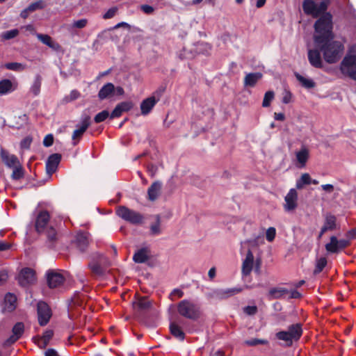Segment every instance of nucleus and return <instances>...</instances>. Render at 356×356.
Listing matches in <instances>:
<instances>
[{
    "mask_svg": "<svg viewBox=\"0 0 356 356\" xmlns=\"http://www.w3.org/2000/svg\"><path fill=\"white\" fill-rule=\"evenodd\" d=\"M288 332L293 340H298L302 335V325L300 323L293 324L289 326Z\"/></svg>",
    "mask_w": 356,
    "mask_h": 356,
    "instance_id": "obj_29",
    "label": "nucleus"
},
{
    "mask_svg": "<svg viewBox=\"0 0 356 356\" xmlns=\"http://www.w3.org/2000/svg\"><path fill=\"white\" fill-rule=\"evenodd\" d=\"M50 219L49 213L46 211H40L36 216L35 229L38 232H42L45 230Z\"/></svg>",
    "mask_w": 356,
    "mask_h": 356,
    "instance_id": "obj_9",
    "label": "nucleus"
},
{
    "mask_svg": "<svg viewBox=\"0 0 356 356\" xmlns=\"http://www.w3.org/2000/svg\"><path fill=\"white\" fill-rule=\"evenodd\" d=\"M302 8L307 15H312L313 17H317L327 10V3L322 1L318 4L312 0H305Z\"/></svg>",
    "mask_w": 356,
    "mask_h": 356,
    "instance_id": "obj_4",
    "label": "nucleus"
},
{
    "mask_svg": "<svg viewBox=\"0 0 356 356\" xmlns=\"http://www.w3.org/2000/svg\"><path fill=\"white\" fill-rule=\"evenodd\" d=\"M241 291V289L233 288L228 289H221L216 291V296L220 298H226L237 294Z\"/></svg>",
    "mask_w": 356,
    "mask_h": 356,
    "instance_id": "obj_26",
    "label": "nucleus"
},
{
    "mask_svg": "<svg viewBox=\"0 0 356 356\" xmlns=\"http://www.w3.org/2000/svg\"><path fill=\"white\" fill-rule=\"evenodd\" d=\"M41 82H42L41 76L39 75H37L34 80V82L30 89L31 92L35 96L38 95L40 92Z\"/></svg>",
    "mask_w": 356,
    "mask_h": 356,
    "instance_id": "obj_38",
    "label": "nucleus"
},
{
    "mask_svg": "<svg viewBox=\"0 0 356 356\" xmlns=\"http://www.w3.org/2000/svg\"><path fill=\"white\" fill-rule=\"evenodd\" d=\"M60 159L61 156L58 154H54L49 156L46 163V170L47 174L51 175L56 172Z\"/></svg>",
    "mask_w": 356,
    "mask_h": 356,
    "instance_id": "obj_15",
    "label": "nucleus"
},
{
    "mask_svg": "<svg viewBox=\"0 0 356 356\" xmlns=\"http://www.w3.org/2000/svg\"><path fill=\"white\" fill-rule=\"evenodd\" d=\"M90 124V118L89 116H86L84 118H83L81 121V125L79 127L78 129L74 131L72 134V140H79L80 138L82 137L83 134L85 133L86 129L88 128V127ZM77 142L74 141V145H76Z\"/></svg>",
    "mask_w": 356,
    "mask_h": 356,
    "instance_id": "obj_13",
    "label": "nucleus"
},
{
    "mask_svg": "<svg viewBox=\"0 0 356 356\" xmlns=\"http://www.w3.org/2000/svg\"><path fill=\"white\" fill-rule=\"evenodd\" d=\"M275 94L273 91H268L265 93L264 97L262 102L264 107H268L270 105V102L274 99Z\"/></svg>",
    "mask_w": 356,
    "mask_h": 356,
    "instance_id": "obj_42",
    "label": "nucleus"
},
{
    "mask_svg": "<svg viewBox=\"0 0 356 356\" xmlns=\"http://www.w3.org/2000/svg\"><path fill=\"white\" fill-rule=\"evenodd\" d=\"M158 101L159 99H156L154 96L144 99L140 104L141 113L143 115H147L152 111Z\"/></svg>",
    "mask_w": 356,
    "mask_h": 356,
    "instance_id": "obj_18",
    "label": "nucleus"
},
{
    "mask_svg": "<svg viewBox=\"0 0 356 356\" xmlns=\"http://www.w3.org/2000/svg\"><path fill=\"white\" fill-rule=\"evenodd\" d=\"M24 325L22 323H17L12 330V335L5 341L6 346H10L17 341L23 334Z\"/></svg>",
    "mask_w": 356,
    "mask_h": 356,
    "instance_id": "obj_12",
    "label": "nucleus"
},
{
    "mask_svg": "<svg viewBox=\"0 0 356 356\" xmlns=\"http://www.w3.org/2000/svg\"><path fill=\"white\" fill-rule=\"evenodd\" d=\"M47 283L50 288H56L62 285L65 278L63 275L55 271H49L47 274Z\"/></svg>",
    "mask_w": 356,
    "mask_h": 356,
    "instance_id": "obj_10",
    "label": "nucleus"
},
{
    "mask_svg": "<svg viewBox=\"0 0 356 356\" xmlns=\"http://www.w3.org/2000/svg\"><path fill=\"white\" fill-rule=\"evenodd\" d=\"M13 168H14V169H13V174H12L13 179H21L24 175V172H23V170L22 168V167L19 166V164H17V165H15Z\"/></svg>",
    "mask_w": 356,
    "mask_h": 356,
    "instance_id": "obj_44",
    "label": "nucleus"
},
{
    "mask_svg": "<svg viewBox=\"0 0 356 356\" xmlns=\"http://www.w3.org/2000/svg\"><path fill=\"white\" fill-rule=\"evenodd\" d=\"M15 90L12 81L9 79H3L0 81V95H6Z\"/></svg>",
    "mask_w": 356,
    "mask_h": 356,
    "instance_id": "obj_28",
    "label": "nucleus"
},
{
    "mask_svg": "<svg viewBox=\"0 0 356 356\" xmlns=\"http://www.w3.org/2000/svg\"><path fill=\"white\" fill-rule=\"evenodd\" d=\"M80 96V92L76 90H73L71 91L69 95L65 97L64 101L66 103H68L70 102L74 101L76 99H78Z\"/></svg>",
    "mask_w": 356,
    "mask_h": 356,
    "instance_id": "obj_46",
    "label": "nucleus"
},
{
    "mask_svg": "<svg viewBox=\"0 0 356 356\" xmlns=\"http://www.w3.org/2000/svg\"><path fill=\"white\" fill-rule=\"evenodd\" d=\"M244 312L248 315H254L257 312V308L256 306H247L244 308Z\"/></svg>",
    "mask_w": 356,
    "mask_h": 356,
    "instance_id": "obj_59",
    "label": "nucleus"
},
{
    "mask_svg": "<svg viewBox=\"0 0 356 356\" xmlns=\"http://www.w3.org/2000/svg\"><path fill=\"white\" fill-rule=\"evenodd\" d=\"M314 42L323 53L324 60L328 63H334L341 57L343 46L341 42L333 40L332 16L329 13L323 15L315 23Z\"/></svg>",
    "mask_w": 356,
    "mask_h": 356,
    "instance_id": "obj_1",
    "label": "nucleus"
},
{
    "mask_svg": "<svg viewBox=\"0 0 356 356\" xmlns=\"http://www.w3.org/2000/svg\"><path fill=\"white\" fill-rule=\"evenodd\" d=\"M312 184V178L309 173H303L300 179L296 181V188L302 189L305 185H309Z\"/></svg>",
    "mask_w": 356,
    "mask_h": 356,
    "instance_id": "obj_31",
    "label": "nucleus"
},
{
    "mask_svg": "<svg viewBox=\"0 0 356 356\" xmlns=\"http://www.w3.org/2000/svg\"><path fill=\"white\" fill-rule=\"evenodd\" d=\"M140 10L144 12L145 14H152L154 11V8L149 5H142L140 6Z\"/></svg>",
    "mask_w": 356,
    "mask_h": 356,
    "instance_id": "obj_60",
    "label": "nucleus"
},
{
    "mask_svg": "<svg viewBox=\"0 0 356 356\" xmlns=\"http://www.w3.org/2000/svg\"><path fill=\"white\" fill-rule=\"evenodd\" d=\"M53 334H54L51 330H47L46 332H44L43 335L41 337L43 338V340H44L45 341L49 342L50 339L53 337Z\"/></svg>",
    "mask_w": 356,
    "mask_h": 356,
    "instance_id": "obj_63",
    "label": "nucleus"
},
{
    "mask_svg": "<svg viewBox=\"0 0 356 356\" xmlns=\"http://www.w3.org/2000/svg\"><path fill=\"white\" fill-rule=\"evenodd\" d=\"M134 308L139 311L145 310L150 306L149 301L146 298H142L134 302Z\"/></svg>",
    "mask_w": 356,
    "mask_h": 356,
    "instance_id": "obj_34",
    "label": "nucleus"
},
{
    "mask_svg": "<svg viewBox=\"0 0 356 356\" xmlns=\"http://www.w3.org/2000/svg\"><path fill=\"white\" fill-rule=\"evenodd\" d=\"M150 234L154 236L159 235L162 232L161 227V220L159 216H156V220L154 223H152L149 227Z\"/></svg>",
    "mask_w": 356,
    "mask_h": 356,
    "instance_id": "obj_36",
    "label": "nucleus"
},
{
    "mask_svg": "<svg viewBox=\"0 0 356 356\" xmlns=\"http://www.w3.org/2000/svg\"><path fill=\"white\" fill-rule=\"evenodd\" d=\"M179 314L186 318L196 320L200 317L201 310L200 306L190 300H183L177 305Z\"/></svg>",
    "mask_w": 356,
    "mask_h": 356,
    "instance_id": "obj_2",
    "label": "nucleus"
},
{
    "mask_svg": "<svg viewBox=\"0 0 356 356\" xmlns=\"http://www.w3.org/2000/svg\"><path fill=\"white\" fill-rule=\"evenodd\" d=\"M19 283L23 286L33 284L35 281V272L29 268H23L19 275Z\"/></svg>",
    "mask_w": 356,
    "mask_h": 356,
    "instance_id": "obj_8",
    "label": "nucleus"
},
{
    "mask_svg": "<svg viewBox=\"0 0 356 356\" xmlns=\"http://www.w3.org/2000/svg\"><path fill=\"white\" fill-rule=\"evenodd\" d=\"M308 60L314 67L321 68L323 66L320 52L318 49H309L308 51Z\"/></svg>",
    "mask_w": 356,
    "mask_h": 356,
    "instance_id": "obj_17",
    "label": "nucleus"
},
{
    "mask_svg": "<svg viewBox=\"0 0 356 356\" xmlns=\"http://www.w3.org/2000/svg\"><path fill=\"white\" fill-rule=\"evenodd\" d=\"M115 92V86L111 83L105 84L99 91L98 97L104 99L111 96Z\"/></svg>",
    "mask_w": 356,
    "mask_h": 356,
    "instance_id": "obj_21",
    "label": "nucleus"
},
{
    "mask_svg": "<svg viewBox=\"0 0 356 356\" xmlns=\"http://www.w3.org/2000/svg\"><path fill=\"white\" fill-rule=\"evenodd\" d=\"M54 143V137L51 134L47 135L43 140V145L45 147H50Z\"/></svg>",
    "mask_w": 356,
    "mask_h": 356,
    "instance_id": "obj_56",
    "label": "nucleus"
},
{
    "mask_svg": "<svg viewBox=\"0 0 356 356\" xmlns=\"http://www.w3.org/2000/svg\"><path fill=\"white\" fill-rule=\"evenodd\" d=\"M36 36L40 42L54 50H58L60 47V44L54 42L48 35L37 33Z\"/></svg>",
    "mask_w": 356,
    "mask_h": 356,
    "instance_id": "obj_20",
    "label": "nucleus"
},
{
    "mask_svg": "<svg viewBox=\"0 0 356 356\" xmlns=\"http://www.w3.org/2000/svg\"><path fill=\"white\" fill-rule=\"evenodd\" d=\"M183 296H184V292L181 290H180V289H174L171 292V293L170 295V298L172 300H174L175 297H177L178 298H180L183 297Z\"/></svg>",
    "mask_w": 356,
    "mask_h": 356,
    "instance_id": "obj_58",
    "label": "nucleus"
},
{
    "mask_svg": "<svg viewBox=\"0 0 356 356\" xmlns=\"http://www.w3.org/2000/svg\"><path fill=\"white\" fill-rule=\"evenodd\" d=\"M295 156L296 165L299 168H303L305 167L309 158V151L307 147H302L295 152Z\"/></svg>",
    "mask_w": 356,
    "mask_h": 356,
    "instance_id": "obj_11",
    "label": "nucleus"
},
{
    "mask_svg": "<svg viewBox=\"0 0 356 356\" xmlns=\"http://www.w3.org/2000/svg\"><path fill=\"white\" fill-rule=\"evenodd\" d=\"M108 116L109 113L107 111H103L95 115L94 120L96 123H99L104 121Z\"/></svg>",
    "mask_w": 356,
    "mask_h": 356,
    "instance_id": "obj_47",
    "label": "nucleus"
},
{
    "mask_svg": "<svg viewBox=\"0 0 356 356\" xmlns=\"http://www.w3.org/2000/svg\"><path fill=\"white\" fill-rule=\"evenodd\" d=\"M122 113H123L122 110L121 109V108L118 104L115 106V108H114V110L112 111L110 117H111V118H118V117L121 116Z\"/></svg>",
    "mask_w": 356,
    "mask_h": 356,
    "instance_id": "obj_55",
    "label": "nucleus"
},
{
    "mask_svg": "<svg viewBox=\"0 0 356 356\" xmlns=\"http://www.w3.org/2000/svg\"><path fill=\"white\" fill-rule=\"evenodd\" d=\"M38 316L40 325H45L49 322L51 313L47 303L44 302L38 303Z\"/></svg>",
    "mask_w": 356,
    "mask_h": 356,
    "instance_id": "obj_7",
    "label": "nucleus"
},
{
    "mask_svg": "<svg viewBox=\"0 0 356 356\" xmlns=\"http://www.w3.org/2000/svg\"><path fill=\"white\" fill-rule=\"evenodd\" d=\"M170 330L171 334L176 338L179 339V340H184L185 334L184 332L182 331L180 326H179L175 323H172L170 325Z\"/></svg>",
    "mask_w": 356,
    "mask_h": 356,
    "instance_id": "obj_32",
    "label": "nucleus"
},
{
    "mask_svg": "<svg viewBox=\"0 0 356 356\" xmlns=\"http://www.w3.org/2000/svg\"><path fill=\"white\" fill-rule=\"evenodd\" d=\"M254 265V256L250 250L247 252L246 257L242 264V275L248 276L250 274Z\"/></svg>",
    "mask_w": 356,
    "mask_h": 356,
    "instance_id": "obj_14",
    "label": "nucleus"
},
{
    "mask_svg": "<svg viewBox=\"0 0 356 356\" xmlns=\"http://www.w3.org/2000/svg\"><path fill=\"white\" fill-rule=\"evenodd\" d=\"M32 142V139L30 137H26L24 138L20 143V146L22 149L29 148Z\"/></svg>",
    "mask_w": 356,
    "mask_h": 356,
    "instance_id": "obj_57",
    "label": "nucleus"
},
{
    "mask_svg": "<svg viewBox=\"0 0 356 356\" xmlns=\"http://www.w3.org/2000/svg\"><path fill=\"white\" fill-rule=\"evenodd\" d=\"M288 293L289 291L284 288H275L270 291V295L274 298H285Z\"/></svg>",
    "mask_w": 356,
    "mask_h": 356,
    "instance_id": "obj_35",
    "label": "nucleus"
},
{
    "mask_svg": "<svg viewBox=\"0 0 356 356\" xmlns=\"http://www.w3.org/2000/svg\"><path fill=\"white\" fill-rule=\"evenodd\" d=\"M325 249L327 252L331 253H336L339 252V248L338 244L337 243L336 236L330 237V242L325 245Z\"/></svg>",
    "mask_w": 356,
    "mask_h": 356,
    "instance_id": "obj_37",
    "label": "nucleus"
},
{
    "mask_svg": "<svg viewBox=\"0 0 356 356\" xmlns=\"http://www.w3.org/2000/svg\"><path fill=\"white\" fill-rule=\"evenodd\" d=\"M5 67L13 71H22L25 68L24 65L19 63H8L5 64Z\"/></svg>",
    "mask_w": 356,
    "mask_h": 356,
    "instance_id": "obj_43",
    "label": "nucleus"
},
{
    "mask_svg": "<svg viewBox=\"0 0 356 356\" xmlns=\"http://www.w3.org/2000/svg\"><path fill=\"white\" fill-rule=\"evenodd\" d=\"M19 33V31L17 29H13L8 31L4 32L2 34V36L6 40H9L11 38H15Z\"/></svg>",
    "mask_w": 356,
    "mask_h": 356,
    "instance_id": "obj_50",
    "label": "nucleus"
},
{
    "mask_svg": "<svg viewBox=\"0 0 356 356\" xmlns=\"http://www.w3.org/2000/svg\"><path fill=\"white\" fill-rule=\"evenodd\" d=\"M336 227V217L332 214H327L325 218V222L323 226V232L333 230Z\"/></svg>",
    "mask_w": 356,
    "mask_h": 356,
    "instance_id": "obj_25",
    "label": "nucleus"
},
{
    "mask_svg": "<svg viewBox=\"0 0 356 356\" xmlns=\"http://www.w3.org/2000/svg\"><path fill=\"white\" fill-rule=\"evenodd\" d=\"M341 71L353 79L356 74V56H346L341 62Z\"/></svg>",
    "mask_w": 356,
    "mask_h": 356,
    "instance_id": "obj_5",
    "label": "nucleus"
},
{
    "mask_svg": "<svg viewBox=\"0 0 356 356\" xmlns=\"http://www.w3.org/2000/svg\"><path fill=\"white\" fill-rule=\"evenodd\" d=\"M244 343L249 346H256L258 345H266L268 341L266 339H252L244 341Z\"/></svg>",
    "mask_w": 356,
    "mask_h": 356,
    "instance_id": "obj_41",
    "label": "nucleus"
},
{
    "mask_svg": "<svg viewBox=\"0 0 356 356\" xmlns=\"http://www.w3.org/2000/svg\"><path fill=\"white\" fill-rule=\"evenodd\" d=\"M17 301L16 296L12 293H8L4 298L3 309L9 312L15 309V303Z\"/></svg>",
    "mask_w": 356,
    "mask_h": 356,
    "instance_id": "obj_24",
    "label": "nucleus"
},
{
    "mask_svg": "<svg viewBox=\"0 0 356 356\" xmlns=\"http://www.w3.org/2000/svg\"><path fill=\"white\" fill-rule=\"evenodd\" d=\"M123 112L129 111L133 107V104L131 102H124L118 104Z\"/></svg>",
    "mask_w": 356,
    "mask_h": 356,
    "instance_id": "obj_53",
    "label": "nucleus"
},
{
    "mask_svg": "<svg viewBox=\"0 0 356 356\" xmlns=\"http://www.w3.org/2000/svg\"><path fill=\"white\" fill-rule=\"evenodd\" d=\"M118 8L116 7H113L108 10V11L103 15V18L104 19H111L113 18L117 13Z\"/></svg>",
    "mask_w": 356,
    "mask_h": 356,
    "instance_id": "obj_51",
    "label": "nucleus"
},
{
    "mask_svg": "<svg viewBox=\"0 0 356 356\" xmlns=\"http://www.w3.org/2000/svg\"><path fill=\"white\" fill-rule=\"evenodd\" d=\"M45 6V4L44 1H38L34 3H31L27 8L28 10H30L31 12H33L36 10L42 9Z\"/></svg>",
    "mask_w": 356,
    "mask_h": 356,
    "instance_id": "obj_45",
    "label": "nucleus"
},
{
    "mask_svg": "<svg viewBox=\"0 0 356 356\" xmlns=\"http://www.w3.org/2000/svg\"><path fill=\"white\" fill-rule=\"evenodd\" d=\"M296 77L304 88L309 89L315 87V82L312 79L306 78L299 74H296Z\"/></svg>",
    "mask_w": 356,
    "mask_h": 356,
    "instance_id": "obj_33",
    "label": "nucleus"
},
{
    "mask_svg": "<svg viewBox=\"0 0 356 356\" xmlns=\"http://www.w3.org/2000/svg\"><path fill=\"white\" fill-rule=\"evenodd\" d=\"M47 236L50 241L56 240V230L51 227L47 229Z\"/></svg>",
    "mask_w": 356,
    "mask_h": 356,
    "instance_id": "obj_54",
    "label": "nucleus"
},
{
    "mask_svg": "<svg viewBox=\"0 0 356 356\" xmlns=\"http://www.w3.org/2000/svg\"><path fill=\"white\" fill-rule=\"evenodd\" d=\"M275 235L276 229L275 227H271L266 230V237L268 241L272 242L275 239Z\"/></svg>",
    "mask_w": 356,
    "mask_h": 356,
    "instance_id": "obj_49",
    "label": "nucleus"
},
{
    "mask_svg": "<svg viewBox=\"0 0 356 356\" xmlns=\"http://www.w3.org/2000/svg\"><path fill=\"white\" fill-rule=\"evenodd\" d=\"M284 209L286 211H293L298 207V193L295 188L289 190L284 197Z\"/></svg>",
    "mask_w": 356,
    "mask_h": 356,
    "instance_id": "obj_6",
    "label": "nucleus"
},
{
    "mask_svg": "<svg viewBox=\"0 0 356 356\" xmlns=\"http://www.w3.org/2000/svg\"><path fill=\"white\" fill-rule=\"evenodd\" d=\"M116 213L119 217L132 224H140L143 221L142 214L126 207H120Z\"/></svg>",
    "mask_w": 356,
    "mask_h": 356,
    "instance_id": "obj_3",
    "label": "nucleus"
},
{
    "mask_svg": "<svg viewBox=\"0 0 356 356\" xmlns=\"http://www.w3.org/2000/svg\"><path fill=\"white\" fill-rule=\"evenodd\" d=\"M76 243L79 249L83 252L86 249L88 245V238L86 234H78L76 237Z\"/></svg>",
    "mask_w": 356,
    "mask_h": 356,
    "instance_id": "obj_27",
    "label": "nucleus"
},
{
    "mask_svg": "<svg viewBox=\"0 0 356 356\" xmlns=\"http://www.w3.org/2000/svg\"><path fill=\"white\" fill-rule=\"evenodd\" d=\"M88 21L86 18L80 19L78 20H74L70 25L68 30L73 33L76 29H82L85 28L88 25Z\"/></svg>",
    "mask_w": 356,
    "mask_h": 356,
    "instance_id": "obj_30",
    "label": "nucleus"
},
{
    "mask_svg": "<svg viewBox=\"0 0 356 356\" xmlns=\"http://www.w3.org/2000/svg\"><path fill=\"white\" fill-rule=\"evenodd\" d=\"M337 243L338 244L339 250L343 249L349 245L348 241L346 239L338 240L337 238Z\"/></svg>",
    "mask_w": 356,
    "mask_h": 356,
    "instance_id": "obj_62",
    "label": "nucleus"
},
{
    "mask_svg": "<svg viewBox=\"0 0 356 356\" xmlns=\"http://www.w3.org/2000/svg\"><path fill=\"white\" fill-rule=\"evenodd\" d=\"M261 78L262 74L260 72L249 73L244 78V85L245 86L254 87Z\"/></svg>",
    "mask_w": 356,
    "mask_h": 356,
    "instance_id": "obj_23",
    "label": "nucleus"
},
{
    "mask_svg": "<svg viewBox=\"0 0 356 356\" xmlns=\"http://www.w3.org/2000/svg\"><path fill=\"white\" fill-rule=\"evenodd\" d=\"M90 268L96 274H101L102 273L100 266L97 264H90Z\"/></svg>",
    "mask_w": 356,
    "mask_h": 356,
    "instance_id": "obj_61",
    "label": "nucleus"
},
{
    "mask_svg": "<svg viewBox=\"0 0 356 356\" xmlns=\"http://www.w3.org/2000/svg\"><path fill=\"white\" fill-rule=\"evenodd\" d=\"M162 184L159 181L152 184L147 190V198L150 201H155L160 195Z\"/></svg>",
    "mask_w": 356,
    "mask_h": 356,
    "instance_id": "obj_16",
    "label": "nucleus"
},
{
    "mask_svg": "<svg viewBox=\"0 0 356 356\" xmlns=\"http://www.w3.org/2000/svg\"><path fill=\"white\" fill-rule=\"evenodd\" d=\"M292 101V94L288 90H284L282 93V102L284 104H289Z\"/></svg>",
    "mask_w": 356,
    "mask_h": 356,
    "instance_id": "obj_52",
    "label": "nucleus"
},
{
    "mask_svg": "<svg viewBox=\"0 0 356 356\" xmlns=\"http://www.w3.org/2000/svg\"><path fill=\"white\" fill-rule=\"evenodd\" d=\"M276 337L278 339L290 343H291L292 341L293 340L288 330L277 332L276 334Z\"/></svg>",
    "mask_w": 356,
    "mask_h": 356,
    "instance_id": "obj_40",
    "label": "nucleus"
},
{
    "mask_svg": "<svg viewBox=\"0 0 356 356\" xmlns=\"http://www.w3.org/2000/svg\"><path fill=\"white\" fill-rule=\"evenodd\" d=\"M0 156L4 163L9 168L15 167L19 164L17 158L15 155L9 154V153L3 148H1Z\"/></svg>",
    "mask_w": 356,
    "mask_h": 356,
    "instance_id": "obj_19",
    "label": "nucleus"
},
{
    "mask_svg": "<svg viewBox=\"0 0 356 356\" xmlns=\"http://www.w3.org/2000/svg\"><path fill=\"white\" fill-rule=\"evenodd\" d=\"M327 264V259L325 257H321L316 261V267L314 273L318 274L321 273Z\"/></svg>",
    "mask_w": 356,
    "mask_h": 356,
    "instance_id": "obj_39",
    "label": "nucleus"
},
{
    "mask_svg": "<svg viewBox=\"0 0 356 356\" xmlns=\"http://www.w3.org/2000/svg\"><path fill=\"white\" fill-rule=\"evenodd\" d=\"M15 118L17 120L16 126L17 128L26 124L28 121V117L25 114L20 115L17 117L15 116Z\"/></svg>",
    "mask_w": 356,
    "mask_h": 356,
    "instance_id": "obj_48",
    "label": "nucleus"
},
{
    "mask_svg": "<svg viewBox=\"0 0 356 356\" xmlns=\"http://www.w3.org/2000/svg\"><path fill=\"white\" fill-rule=\"evenodd\" d=\"M45 356H59L57 353V352L52 348H49L46 350L45 352Z\"/></svg>",
    "mask_w": 356,
    "mask_h": 356,
    "instance_id": "obj_64",
    "label": "nucleus"
},
{
    "mask_svg": "<svg viewBox=\"0 0 356 356\" xmlns=\"http://www.w3.org/2000/svg\"><path fill=\"white\" fill-rule=\"evenodd\" d=\"M149 251L147 248H141L134 254L133 259L136 263L141 264L148 260Z\"/></svg>",
    "mask_w": 356,
    "mask_h": 356,
    "instance_id": "obj_22",
    "label": "nucleus"
}]
</instances>
